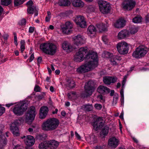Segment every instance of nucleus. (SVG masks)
<instances>
[{
  "label": "nucleus",
  "instance_id": "36",
  "mask_svg": "<svg viewBox=\"0 0 149 149\" xmlns=\"http://www.w3.org/2000/svg\"><path fill=\"white\" fill-rule=\"evenodd\" d=\"M142 17L140 16H137L132 19V21L135 23H140L141 21Z\"/></svg>",
  "mask_w": 149,
  "mask_h": 149
},
{
  "label": "nucleus",
  "instance_id": "54",
  "mask_svg": "<svg viewBox=\"0 0 149 149\" xmlns=\"http://www.w3.org/2000/svg\"><path fill=\"white\" fill-rule=\"evenodd\" d=\"M34 54H31L30 58L29 59V62H31L32 61L34 58Z\"/></svg>",
  "mask_w": 149,
  "mask_h": 149
},
{
  "label": "nucleus",
  "instance_id": "61",
  "mask_svg": "<svg viewBox=\"0 0 149 149\" xmlns=\"http://www.w3.org/2000/svg\"><path fill=\"white\" fill-rule=\"evenodd\" d=\"M120 118L122 119H123V112H122L119 116Z\"/></svg>",
  "mask_w": 149,
  "mask_h": 149
},
{
  "label": "nucleus",
  "instance_id": "7",
  "mask_svg": "<svg viewBox=\"0 0 149 149\" xmlns=\"http://www.w3.org/2000/svg\"><path fill=\"white\" fill-rule=\"evenodd\" d=\"M116 47L118 52L121 54H125L128 52V44L125 41L118 43Z\"/></svg>",
  "mask_w": 149,
  "mask_h": 149
},
{
  "label": "nucleus",
  "instance_id": "41",
  "mask_svg": "<svg viewBox=\"0 0 149 149\" xmlns=\"http://www.w3.org/2000/svg\"><path fill=\"white\" fill-rule=\"evenodd\" d=\"M24 1L23 0H14V1L15 6H18L23 4Z\"/></svg>",
  "mask_w": 149,
  "mask_h": 149
},
{
  "label": "nucleus",
  "instance_id": "45",
  "mask_svg": "<svg viewBox=\"0 0 149 149\" xmlns=\"http://www.w3.org/2000/svg\"><path fill=\"white\" fill-rule=\"evenodd\" d=\"M127 76H125L124 77L123 80L122 81V88H124V85L126 83V79L127 78Z\"/></svg>",
  "mask_w": 149,
  "mask_h": 149
},
{
  "label": "nucleus",
  "instance_id": "35",
  "mask_svg": "<svg viewBox=\"0 0 149 149\" xmlns=\"http://www.w3.org/2000/svg\"><path fill=\"white\" fill-rule=\"evenodd\" d=\"M82 107L84 110L88 111H91L93 109L92 105L89 104L84 105L82 106Z\"/></svg>",
  "mask_w": 149,
  "mask_h": 149
},
{
  "label": "nucleus",
  "instance_id": "55",
  "mask_svg": "<svg viewBox=\"0 0 149 149\" xmlns=\"http://www.w3.org/2000/svg\"><path fill=\"white\" fill-rule=\"evenodd\" d=\"M21 51L22 52H23L25 49L24 45H21L20 47Z\"/></svg>",
  "mask_w": 149,
  "mask_h": 149
},
{
  "label": "nucleus",
  "instance_id": "30",
  "mask_svg": "<svg viewBox=\"0 0 149 149\" xmlns=\"http://www.w3.org/2000/svg\"><path fill=\"white\" fill-rule=\"evenodd\" d=\"M119 58L120 57L117 55L113 56L109 59V61L111 62V64L113 65H117L118 64L116 61L119 60Z\"/></svg>",
  "mask_w": 149,
  "mask_h": 149
},
{
  "label": "nucleus",
  "instance_id": "49",
  "mask_svg": "<svg viewBox=\"0 0 149 149\" xmlns=\"http://www.w3.org/2000/svg\"><path fill=\"white\" fill-rule=\"evenodd\" d=\"M5 109L4 107L0 106V116L4 112Z\"/></svg>",
  "mask_w": 149,
  "mask_h": 149
},
{
  "label": "nucleus",
  "instance_id": "44",
  "mask_svg": "<svg viewBox=\"0 0 149 149\" xmlns=\"http://www.w3.org/2000/svg\"><path fill=\"white\" fill-rule=\"evenodd\" d=\"M26 23V21L25 19H21L19 22V24L20 25H25Z\"/></svg>",
  "mask_w": 149,
  "mask_h": 149
},
{
  "label": "nucleus",
  "instance_id": "64",
  "mask_svg": "<svg viewBox=\"0 0 149 149\" xmlns=\"http://www.w3.org/2000/svg\"><path fill=\"white\" fill-rule=\"evenodd\" d=\"M13 149H21V148L19 147V146H18V145H17L15 146Z\"/></svg>",
  "mask_w": 149,
  "mask_h": 149
},
{
  "label": "nucleus",
  "instance_id": "46",
  "mask_svg": "<svg viewBox=\"0 0 149 149\" xmlns=\"http://www.w3.org/2000/svg\"><path fill=\"white\" fill-rule=\"evenodd\" d=\"M45 135L44 134H39L38 136V138L40 140H44L45 139L44 137Z\"/></svg>",
  "mask_w": 149,
  "mask_h": 149
},
{
  "label": "nucleus",
  "instance_id": "62",
  "mask_svg": "<svg viewBox=\"0 0 149 149\" xmlns=\"http://www.w3.org/2000/svg\"><path fill=\"white\" fill-rule=\"evenodd\" d=\"M14 42H15V45H17V37H14Z\"/></svg>",
  "mask_w": 149,
  "mask_h": 149
},
{
  "label": "nucleus",
  "instance_id": "32",
  "mask_svg": "<svg viewBox=\"0 0 149 149\" xmlns=\"http://www.w3.org/2000/svg\"><path fill=\"white\" fill-rule=\"evenodd\" d=\"M96 26L98 30L100 32L107 30V26L106 27L102 23L97 24L96 25Z\"/></svg>",
  "mask_w": 149,
  "mask_h": 149
},
{
  "label": "nucleus",
  "instance_id": "31",
  "mask_svg": "<svg viewBox=\"0 0 149 149\" xmlns=\"http://www.w3.org/2000/svg\"><path fill=\"white\" fill-rule=\"evenodd\" d=\"M48 147L47 141H44L40 143L38 145L39 149H48Z\"/></svg>",
  "mask_w": 149,
  "mask_h": 149
},
{
  "label": "nucleus",
  "instance_id": "34",
  "mask_svg": "<svg viewBox=\"0 0 149 149\" xmlns=\"http://www.w3.org/2000/svg\"><path fill=\"white\" fill-rule=\"evenodd\" d=\"M96 29L94 26L90 25L89 26L88 29V34H94L96 31Z\"/></svg>",
  "mask_w": 149,
  "mask_h": 149
},
{
  "label": "nucleus",
  "instance_id": "59",
  "mask_svg": "<svg viewBox=\"0 0 149 149\" xmlns=\"http://www.w3.org/2000/svg\"><path fill=\"white\" fill-rule=\"evenodd\" d=\"M8 35L7 34H5L3 35V37L4 40H7L8 37Z\"/></svg>",
  "mask_w": 149,
  "mask_h": 149
},
{
  "label": "nucleus",
  "instance_id": "58",
  "mask_svg": "<svg viewBox=\"0 0 149 149\" xmlns=\"http://www.w3.org/2000/svg\"><path fill=\"white\" fill-rule=\"evenodd\" d=\"M75 135L76 137L78 139H80L81 138V137L78 134V133L77 132H75Z\"/></svg>",
  "mask_w": 149,
  "mask_h": 149
},
{
  "label": "nucleus",
  "instance_id": "28",
  "mask_svg": "<svg viewBox=\"0 0 149 149\" xmlns=\"http://www.w3.org/2000/svg\"><path fill=\"white\" fill-rule=\"evenodd\" d=\"M86 140L88 143L91 144H94L97 142L96 138L93 135L87 136L86 138Z\"/></svg>",
  "mask_w": 149,
  "mask_h": 149
},
{
  "label": "nucleus",
  "instance_id": "25",
  "mask_svg": "<svg viewBox=\"0 0 149 149\" xmlns=\"http://www.w3.org/2000/svg\"><path fill=\"white\" fill-rule=\"evenodd\" d=\"M125 22L124 20L120 19L116 21L114 25L116 28H120L123 27L125 26Z\"/></svg>",
  "mask_w": 149,
  "mask_h": 149
},
{
  "label": "nucleus",
  "instance_id": "23",
  "mask_svg": "<svg viewBox=\"0 0 149 149\" xmlns=\"http://www.w3.org/2000/svg\"><path fill=\"white\" fill-rule=\"evenodd\" d=\"M118 141L115 137L110 138L108 141L109 145L112 148H115L118 145Z\"/></svg>",
  "mask_w": 149,
  "mask_h": 149
},
{
  "label": "nucleus",
  "instance_id": "19",
  "mask_svg": "<svg viewBox=\"0 0 149 149\" xmlns=\"http://www.w3.org/2000/svg\"><path fill=\"white\" fill-rule=\"evenodd\" d=\"M25 143L28 146L33 145L35 143V139L31 135H28L24 140Z\"/></svg>",
  "mask_w": 149,
  "mask_h": 149
},
{
  "label": "nucleus",
  "instance_id": "24",
  "mask_svg": "<svg viewBox=\"0 0 149 149\" xmlns=\"http://www.w3.org/2000/svg\"><path fill=\"white\" fill-rule=\"evenodd\" d=\"M48 145V149H56L58 146L59 143L58 142L52 140L50 141H47Z\"/></svg>",
  "mask_w": 149,
  "mask_h": 149
},
{
  "label": "nucleus",
  "instance_id": "40",
  "mask_svg": "<svg viewBox=\"0 0 149 149\" xmlns=\"http://www.w3.org/2000/svg\"><path fill=\"white\" fill-rule=\"evenodd\" d=\"M109 129V127L108 126H105L102 130V134L104 135H107L108 133Z\"/></svg>",
  "mask_w": 149,
  "mask_h": 149
},
{
  "label": "nucleus",
  "instance_id": "39",
  "mask_svg": "<svg viewBox=\"0 0 149 149\" xmlns=\"http://www.w3.org/2000/svg\"><path fill=\"white\" fill-rule=\"evenodd\" d=\"M12 2V0H1V4L5 6L8 5Z\"/></svg>",
  "mask_w": 149,
  "mask_h": 149
},
{
  "label": "nucleus",
  "instance_id": "26",
  "mask_svg": "<svg viewBox=\"0 0 149 149\" xmlns=\"http://www.w3.org/2000/svg\"><path fill=\"white\" fill-rule=\"evenodd\" d=\"M72 3L74 7H82L84 6V3L81 0H72Z\"/></svg>",
  "mask_w": 149,
  "mask_h": 149
},
{
  "label": "nucleus",
  "instance_id": "63",
  "mask_svg": "<svg viewBox=\"0 0 149 149\" xmlns=\"http://www.w3.org/2000/svg\"><path fill=\"white\" fill-rule=\"evenodd\" d=\"M114 93V91L113 90H111V93H110V95L111 96H113Z\"/></svg>",
  "mask_w": 149,
  "mask_h": 149
},
{
  "label": "nucleus",
  "instance_id": "56",
  "mask_svg": "<svg viewBox=\"0 0 149 149\" xmlns=\"http://www.w3.org/2000/svg\"><path fill=\"white\" fill-rule=\"evenodd\" d=\"M42 58L41 57H39L37 59V61L38 63V65L41 62Z\"/></svg>",
  "mask_w": 149,
  "mask_h": 149
},
{
  "label": "nucleus",
  "instance_id": "37",
  "mask_svg": "<svg viewBox=\"0 0 149 149\" xmlns=\"http://www.w3.org/2000/svg\"><path fill=\"white\" fill-rule=\"evenodd\" d=\"M68 97L71 99L74 100L76 97V93L74 91H72L67 95Z\"/></svg>",
  "mask_w": 149,
  "mask_h": 149
},
{
  "label": "nucleus",
  "instance_id": "13",
  "mask_svg": "<svg viewBox=\"0 0 149 149\" xmlns=\"http://www.w3.org/2000/svg\"><path fill=\"white\" fill-rule=\"evenodd\" d=\"M18 126V123L17 122H15L11 124L10 126V129L13 133L16 136L19 135Z\"/></svg>",
  "mask_w": 149,
  "mask_h": 149
},
{
  "label": "nucleus",
  "instance_id": "10",
  "mask_svg": "<svg viewBox=\"0 0 149 149\" xmlns=\"http://www.w3.org/2000/svg\"><path fill=\"white\" fill-rule=\"evenodd\" d=\"M135 5L136 2L133 0H125L122 3L123 8L129 11L131 10Z\"/></svg>",
  "mask_w": 149,
  "mask_h": 149
},
{
  "label": "nucleus",
  "instance_id": "22",
  "mask_svg": "<svg viewBox=\"0 0 149 149\" xmlns=\"http://www.w3.org/2000/svg\"><path fill=\"white\" fill-rule=\"evenodd\" d=\"M48 109L46 107H43L40 109V118L41 119L45 118L47 115Z\"/></svg>",
  "mask_w": 149,
  "mask_h": 149
},
{
  "label": "nucleus",
  "instance_id": "15",
  "mask_svg": "<svg viewBox=\"0 0 149 149\" xmlns=\"http://www.w3.org/2000/svg\"><path fill=\"white\" fill-rule=\"evenodd\" d=\"M4 128V126L3 125H0V146L1 147L5 145L7 142L6 139L2 134V131Z\"/></svg>",
  "mask_w": 149,
  "mask_h": 149
},
{
  "label": "nucleus",
  "instance_id": "42",
  "mask_svg": "<svg viewBox=\"0 0 149 149\" xmlns=\"http://www.w3.org/2000/svg\"><path fill=\"white\" fill-rule=\"evenodd\" d=\"M87 11L89 13L94 12L95 10V8L92 6H89L86 9Z\"/></svg>",
  "mask_w": 149,
  "mask_h": 149
},
{
  "label": "nucleus",
  "instance_id": "5",
  "mask_svg": "<svg viewBox=\"0 0 149 149\" xmlns=\"http://www.w3.org/2000/svg\"><path fill=\"white\" fill-rule=\"evenodd\" d=\"M148 49L143 45H141L136 49L132 53V56L135 58H140L144 57L147 54Z\"/></svg>",
  "mask_w": 149,
  "mask_h": 149
},
{
  "label": "nucleus",
  "instance_id": "38",
  "mask_svg": "<svg viewBox=\"0 0 149 149\" xmlns=\"http://www.w3.org/2000/svg\"><path fill=\"white\" fill-rule=\"evenodd\" d=\"M138 28L136 26H132L130 29V33L132 34H134L138 31Z\"/></svg>",
  "mask_w": 149,
  "mask_h": 149
},
{
  "label": "nucleus",
  "instance_id": "11",
  "mask_svg": "<svg viewBox=\"0 0 149 149\" xmlns=\"http://www.w3.org/2000/svg\"><path fill=\"white\" fill-rule=\"evenodd\" d=\"M74 20L76 24L82 28H84L86 26V23L84 17L82 16H77L75 18Z\"/></svg>",
  "mask_w": 149,
  "mask_h": 149
},
{
  "label": "nucleus",
  "instance_id": "8",
  "mask_svg": "<svg viewBox=\"0 0 149 149\" xmlns=\"http://www.w3.org/2000/svg\"><path fill=\"white\" fill-rule=\"evenodd\" d=\"M35 109L34 106H31L25 114V120L26 122H32L36 116Z\"/></svg>",
  "mask_w": 149,
  "mask_h": 149
},
{
  "label": "nucleus",
  "instance_id": "21",
  "mask_svg": "<svg viewBox=\"0 0 149 149\" xmlns=\"http://www.w3.org/2000/svg\"><path fill=\"white\" fill-rule=\"evenodd\" d=\"M97 91L100 93L106 94L109 93L110 89L105 86L100 85L98 87Z\"/></svg>",
  "mask_w": 149,
  "mask_h": 149
},
{
  "label": "nucleus",
  "instance_id": "18",
  "mask_svg": "<svg viewBox=\"0 0 149 149\" xmlns=\"http://www.w3.org/2000/svg\"><path fill=\"white\" fill-rule=\"evenodd\" d=\"M130 32L126 29H123L120 31L118 33V37L119 39H122L129 37Z\"/></svg>",
  "mask_w": 149,
  "mask_h": 149
},
{
  "label": "nucleus",
  "instance_id": "50",
  "mask_svg": "<svg viewBox=\"0 0 149 149\" xmlns=\"http://www.w3.org/2000/svg\"><path fill=\"white\" fill-rule=\"evenodd\" d=\"M105 54L107 57L110 58L113 56V54L112 53L108 52H106L105 53Z\"/></svg>",
  "mask_w": 149,
  "mask_h": 149
},
{
  "label": "nucleus",
  "instance_id": "20",
  "mask_svg": "<svg viewBox=\"0 0 149 149\" xmlns=\"http://www.w3.org/2000/svg\"><path fill=\"white\" fill-rule=\"evenodd\" d=\"M117 78L109 76H106L103 78L104 83L108 85H110L111 83H114L116 81Z\"/></svg>",
  "mask_w": 149,
  "mask_h": 149
},
{
  "label": "nucleus",
  "instance_id": "60",
  "mask_svg": "<svg viewBox=\"0 0 149 149\" xmlns=\"http://www.w3.org/2000/svg\"><path fill=\"white\" fill-rule=\"evenodd\" d=\"M50 16H47L45 18V20L46 22H48L50 20Z\"/></svg>",
  "mask_w": 149,
  "mask_h": 149
},
{
  "label": "nucleus",
  "instance_id": "17",
  "mask_svg": "<svg viewBox=\"0 0 149 149\" xmlns=\"http://www.w3.org/2000/svg\"><path fill=\"white\" fill-rule=\"evenodd\" d=\"M34 3L32 0H30L26 3L27 6V12L29 14L33 13L34 11L36 9V7L33 5Z\"/></svg>",
  "mask_w": 149,
  "mask_h": 149
},
{
  "label": "nucleus",
  "instance_id": "52",
  "mask_svg": "<svg viewBox=\"0 0 149 149\" xmlns=\"http://www.w3.org/2000/svg\"><path fill=\"white\" fill-rule=\"evenodd\" d=\"M102 40L106 44L107 42V39L106 36L102 37Z\"/></svg>",
  "mask_w": 149,
  "mask_h": 149
},
{
  "label": "nucleus",
  "instance_id": "2",
  "mask_svg": "<svg viewBox=\"0 0 149 149\" xmlns=\"http://www.w3.org/2000/svg\"><path fill=\"white\" fill-rule=\"evenodd\" d=\"M59 124L58 120L55 118H50L44 121L41 125L43 130L48 131L56 129Z\"/></svg>",
  "mask_w": 149,
  "mask_h": 149
},
{
  "label": "nucleus",
  "instance_id": "43",
  "mask_svg": "<svg viewBox=\"0 0 149 149\" xmlns=\"http://www.w3.org/2000/svg\"><path fill=\"white\" fill-rule=\"evenodd\" d=\"M45 96V93L44 92H42L40 95H37L36 97L38 100H41L43 98H44Z\"/></svg>",
  "mask_w": 149,
  "mask_h": 149
},
{
  "label": "nucleus",
  "instance_id": "9",
  "mask_svg": "<svg viewBox=\"0 0 149 149\" xmlns=\"http://www.w3.org/2000/svg\"><path fill=\"white\" fill-rule=\"evenodd\" d=\"M93 82L89 81L84 86L85 91L84 93V97H87L91 95L94 91L93 87Z\"/></svg>",
  "mask_w": 149,
  "mask_h": 149
},
{
  "label": "nucleus",
  "instance_id": "14",
  "mask_svg": "<svg viewBox=\"0 0 149 149\" xmlns=\"http://www.w3.org/2000/svg\"><path fill=\"white\" fill-rule=\"evenodd\" d=\"M104 120L102 117H99L97 118L94 122L93 126L96 130L102 127L103 125Z\"/></svg>",
  "mask_w": 149,
  "mask_h": 149
},
{
  "label": "nucleus",
  "instance_id": "29",
  "mask_svg": "<svg viewBox=\"0 0 149 149\" xmlns=\"http://www.w3.org/2000/svg\"><path fill=\"white\" fill-rule=\"evenodd\" d=\"M70 2L69 0H59L58 4L60 6H67L70 5Z\"/></svg>",
  "mask_w": 149,
  "mask_h": 149
},
{
  "label": "nucleus",
  "instance_id": "6",
  "mask_svg": "<svg viewBox=\"0 0 149 149\" xmlns=\"http://www.w3.org/2000/svg\"><path fill=\"white\" fill-rule=\"evenodd\" d=\"M100 11L103 14H107L109 13L111 7L107 2L100 0L98 2Z\"/></svg>",
  "mask_w": 149,
  "mask_h": 149
},
{
  "label": "nucleus",
  "instance_id": "4",
  "mask_svg": "<svg viewBox=\"0 0 149 149\" xmlns=\"http://www.w3.org/2000/svg\"><path fill=\"white\" fill-rule=\"evenodd\" d=\"M27 104L23 102H20L15 105L13 109V113L17 116L22 115L27 108Z\"/></svg>",
  "mask_w": 149,
  "mask_h": 149
},
{
  "label": "nucleus",
  "instance_id": "48",
  "mask_svg": "<svg viewBox=\"0 0 149 149\" xmlns=\"http://www.w3.org/2000/svg\"><path fill=\"white\" fill-rule=\"evenodd\" d=\"M34 91L36 92H39L40 91V88L38 85H36L34 88Z\"/></svg>",
  "mask_w": 149,
  "mask_h": 149
},
{
  "label": "nucleus",
  "instance_id": "1",
  "mask_svg": "<svg viewBox=\"0 0 149 149\" xmlns=\"http://www.w3.org/2000/svg\"><path fill=\"white\" fill-rule=\"evenodd\" d=\"M85 58L87 61L84 64L81 65L77 69V72L84 73L92 70L98 65V56L96 53L92 51L88 52L87 47H82L74 56V60L80 62Z\"/></svg>",
  "mask_w": 149,
  "mask_h": 149
},
{
  "label": "nucleus",
  "instance_id": "12",
  "mask_svg": "<svg viewBox=\"0 0 149 149\" xmlns=\"http://www.w3.org/2000/svg\"><path fill=\"white\" fill-rule=\"evenodd\" d=\"M73 39L74 44L77 46L81 45L85 43V40L84 37L80 35L75 36Z\"/></svg>",
  "mask_w": 149,
  "mask_h": 149
},
{
  "label": "nucleus",
  "instance_id": "57",
  "mask_svg": "<svg viewBox=\"0 0 149 149\" xmlns=\"http://www.w3.org/2000/svg\"><path fill=\"white\" fill-rule=\"evenodd\" d=\"M123 89H121L120 91V94L121 95V97H124V93H123V88H122Z\"/></svg>",
  "mask_w": 149,
  "mask_h": 149
},
{
  "label": "nucleus",
  "instance_id": "27",
  "mask_svg": "<svg viewBox=\"0 0 149 149\" xmlns=\"http://www.w3.org/2000/svg\"><path fill=\"white\" fill-rule=\"evenodd\" d=\"M62 47L63 49L67 52L72 50V45L67 41L63 42L62 44Z\"/></svg>",
  "mask_w": 149,
  "mask_h": 149
},
{
  "label": "nucleus",
  "instance_id": "3",
  "mask_svg": "<svg viewBox=\"0 0 149 149\" xmlns=\"http://www.w3.org/2000/svg\"><path fill=\"white\" fill-rule=\"evenodd\" d=\"M40 48L44 53L46 54L52 55L56 52V47L52 43H43L40 45Z\"/></svg>",
  "mask_w": 149,
  "mask_h": 149
},
{
  "label": "nucleus",
  "instance_id": "16",
  "mask_svg": "<svg viewBox=\"0 0 149 149\" xmlns=\"http://www.w3.org/2000/svg\"><path fill=\"white\" fill-rule=\"evenodd\" d=\"M72 27L73 25L70 22H66L65 25L61 28V30L63 33L68 34Z\"/></svg>",
  "mask_w": 149,
  "mask_h": 149
},
{
  "label": "nucleus",
  "instance_id": "53",
  "mask_svg": "<svg viewBox=\"0 0 149 149\" xmlns=\"http://www.w3.org/2000/svg\"><path fill=\"white\" fill-rule=\"evenodd\" d=\"M34 27L31 26L29 28V32L30 33H32L33 32V31H34Z\"/></svg>",
  "mask_w": 149,
  "mask_h": 149
},
{
  "label": "nucleus",
  "instance_id": "47",
  "mask_svg": "<svg viewBox=\"0 0 149 149\" xmlns=\"http://www.w3.org/2000/svg\"><path fill=\"white\" fill-rule=\"evenodd\" d=\"M94 107L97 110H100L102 108V106L100 104H95L94 105Z\"/></svg>",
  "mask_w": 149,
  "mask_h": 149
},
{
  "label": "nucleus",
  "instance_id": "51",
  "mask_svg": "<svg viewBox=\"0 0 149 149\" xmlns=\"http://www.w3.org/2000/svg\"><path fill=\"white\" fill-rule=\"evenodd\" d=\"M118 97H114L113 98V104H116L117 103V101L118 100Z\"/></svg>",
  "mask_w": 149,
  "mask_h": 149
},
{
  "label": "nucleus",
  "instance_id": "33",
  "mask_svg": "<svg viewBox=\"0 0 149 149\" xmlns=\"http://www.w3.org/2000/svg\"><path fill=\"white\" fill-rule=\"evenodd\" d=\"M67 86L70 88H72L75 86V84L74 81L72 79H68L67 81Z\"/></svg>",
  "mask_w": 149,
  "mask_h": 149
}]
</instances>
